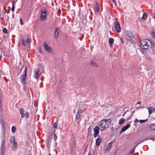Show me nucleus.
Masks as SVG:
<instances>
[{
  "instance_id": "obj_36",
  "label": "nucleus",
  "mask_w": 155,
  "mask_h": 155,
  "mask_svg": "<svg viewBox=\"0 0 155 155\" xmlns=\"http://www.w3.org/2000/svg\"><path fill=\"white\" fill-rule=\"evenodd\" d=\"M151 35L153 37H154L155 36V34L154 32H152L151 33Z\"/></svg>"
},
{
  "instance_id": "obj_15",
  "label": "nucleus",
  "mask_w": 155,
  "mask_h": 155,
  "mask_svg": "<svg viewBox=\"0 0 155 155\" xmlns=\"http://www.w3.org/2000/svg\"><path fill=\"white\" fill-rule=\"evenodd\" d=\"M59 34V30L57 28H55V33H54V37L56 39L57 38Z\"/></svg>"
},
{
  "instance_id": "obj_53",
  "label": "nucleus",
  "mask_w": 155,
  "mask_h": 155,
  "mask_svg": "<svg viewBox=\"0 0 155 155\" xmlns=\"http://www.w3.org/2000/svg\"><path fill=\"white\" fill-rule=\"evenodd\" d=\"M24 115L25 116V114H24Z\"/></svg>"
},
{
  "instance_id": "obj_28",
  "label": "nucleus",
  "mask_w": 155,
  "mask_h": 155,
  "mask_svg": "<svg viewBox=\"0 0 155 155\" xmlns=\"http://www.w3.org/2000/svg\"><path fill=\"white\" fill-rule=\"evenodd\" d=\"M147 120H148V119H146L144 120H140V124H142L143 123H144V122H146Z\"/></svg>"
},
{
  "instance_id": "obj_9",
  "label": "nucleus",
  "mask_w": 155,
  "mask_h": 155,
  "mask_svg": "<svg viewBox=\"0 0 155 155\" xmlns=\"http://www.w3.org/2000/svg\"><path fill=\"white\" fill-rule=\"evenodd\" d=\"M24 110L23 108H21L20 110V113L21 114V116L22 117H25L27 118L28 117L29 113L28 112H26L25 113V116L24 115Z\"/></svg>"
},
{
  "instance_id": "obj_45",
  "label": "nucleus",
  "mask_w": 155,
  "mask_h": 155,
  "mask_svg": "<svg viewBox=\"0 0 155 155\" xmlns=\"http://www.w3.org/2000/svg\"><path fill=\"white\" fill-rule=\"evenodd\" d=\"M147 59H150V60H151V59L149 57H148V58H147Z\"/></svg>"
},
{
  "instance_id": "obj_21",
  "label": "nucleus",
  "mask_w": 155,
  "mask_h": 155,
  "mask_svg": "<svg viewBox=\"0 0 155 155\" xmlns=\"http://www.w3.org/2000/svg\"><path fill=\"white\" fill-rule=\"evenodd\" d=\"M147 16V14L146 13H143V16L142 18L143 20H145L146 19Z\"/></svg>"
},
{
  "instance_id": "obj_40",
  "label": "nucleus",
  "mask_w": 155,
  "mask_h": 155,
  "mask_svg": "<svg viewBox=\"0 0 155 155\" xmlns=\"http://www.w3.org/2000/svg\"><path fill=\"white\" fill-rule=\"evenodd\" d=\"M141 102L140 101H139V102H138L137 103V104H141Z\"/></svg>"
},
{
  "instance_id": "obj_46",
  "label": "nucleus",
  "mask_w": 155,
  "mask_h": 155,
  "mask_svg": "<svg viewBox=\"0 0 155 155\" xmlns=\"http://www.w3.org/2000/svg\"><path fill=\"white\" fill-rule=\"evenodd\" d=\"M2 56L1 55L0 56V61L2 59Z\"/></svg>"
},
{
  "instance_id": "obj_20",
  "label": "nucleus",
  "mask_w": 155,
  "mask_h": 155,
  "mask_svg": "<svg viewBox=\"0 0 155 155\" xmlns=\"http://www.w3.org/2000/svg\"><path fill=\"white\" fill-rule=\"evenodd\" d=\"M151 107H149L147 108L149 110V115H150L152 112H154V110H153V108L151 109Z\"/></svg>"
},
{
  "instance_id": "obj_43",
  "label": "nucleus",
  "mask_w": 155,
  "mask_h": 155,
  "mask_svg": "<svg viewBox=\"0 0 155 155\" xmlns=\"http://www.w3.org/2000/svg\"><path fill=\"white\" fill-rule=\"evenodd\" d=\"M135 121L136 122H138V121H138V120H137V119H136L135 120Z\"/></svg>"
},
{
  "instance_id": "obj_22",
  "label": "nucleus",
  "mask_w": 155,
  "mask_h": 155,
  "mask_svg": "<svg viewBox=\"0 0 155 155\" xmlns=\"http://www.w3.org/2000/svg\"><path fill=\"white\" fill-rule=\"evenodd\" d=\"M91 64L92 66L94 67H97L98 66L97 64L96 63L93 61H91Z\"/></svg>"
},
{
  "instance_id": "obj_12",
  "label": "nucleus",
  "mask_w": 155,
  "mask_h": 155,
  "mask_svg": "<svg viewBox=\"0 0 155 155\" xmlns=\"http://www.w3.org/2000/svg\"><path fill=\"white\" fill-rule=\"evenodd\" d=\"M41 72H40L39 70L35 71V78L38 79L40 76L41 75Z\"/></svg>"
},
{
  "instance_id": "obj_37",
  "label": "nucleus",
  "mask_w": 155,
  "mask_h": 155,
  "mask_svg": "<svg viewBox=\"0 0 155 155\" xmlns=\"http://www.w3.org/2000/svg\"><path fill=\"white\" fill-rule=\"evenodd\" d=\"M24 91L25 92H26L27 91V87L25 86H24Z\"/></svg>"
},
{
  "instance_id": "obj_16",
  "label": "nucleus",
  "mask_w": 155,
  "mask_h": 155,
  "mask_svg": "<svg viewBox=\"0 0 155 155\" xmlns=\"http://www.w3.org/2000/svg\"><path fill=\"white\" fill-rule=\"evenodd\" d=\"M101 143V139L98 138L96 140V145L97 146L100 145Z\"/></svg>"
},
{
  "instance_id": "obj_14",
  "label": "nucleus",
  "mask_w": 155,
  "mask_h": 155,
  "mask_svg": "<svg viewBox=\"0 0 155 155\" xmlns=\"http://www.w3.org/2000/svg\"><path fill=\"white\" fill-rule=\"evenodd\" d=\"M112 142L110 143H109V144L107 145L106 149L105 150L106 151L108 152L109 151V150H110L112 148Z\"/></svg>"
},
{
  "instance_id": "obj_3",
  "label": "nucleus",
  "mask_w": 155,
  "mask_h": 155,
  "mask_svg": "<svg viewBox=\"0 0 155 155\" xmlns=\"http://www.w3.org/2000/svg\"><path fill=\"white\" fill-rule=\"evenodd\" d=\"M10 146L12 147V149L14 150H15L17 148V143L15 141V137L12 136L10 138Z\"/></svg>"
},
{
  "instance_id": "obj_29",
  "label": "nucleus",
  "mask_w": 155,
  "mask_h": 155,
  "mask_svg": "<svg viewBox=\"0 0 155 155\" xmlns=\"http://www.w3.org/2000/svg\"><path fill=\"white\" fill-rule=\"evenodd\" d=\"M3 31L4 33H5V34L7 33V30L5 28H3Z\"/></svg>"
},
{
  "instance_id": "obj_23",
  "label": "nucleus",
  "mask_w": 155,
  "mask_h": 155,
  "mask_svg": "<svg viewBox=\"0 0 155 155\" xmlns=\"http://www.w3.org/2000/svg\"><path fill=\"white\" fill-rule=\"evenodd\" d=\"M95 9L97 12H98L100 11V8L97 4L96 3L95 5Z\"/></svg>"
},
{
  "instance_id": "obj_44",
  "label": "nucleus",
  "mask_w": 155,
  "mask_h": 155,
  "mask_svg": "<svg viewBox=\"0 0 155 155\" xmlns=\"http://www.w3.org/2000/svg\"><path fill=\"white\" fill-rule=\"evenodd\" d=\"M153 110H154V112L155 111V107L153 108Z\"/></svg>"
},
{
  "instance_id": "obj_24",
  "label": "nucleus",
  "mask_w": 155,
  "mask_h": 155,
  "mask_svg": "<svg viewBox=\"0 0 155 155\" xmlns=\"http://www.w3.org/2000/svg\"><path fill=\"white\" fill-rule=\"evenodd\" d=\"M150 128L152 130H155V124H151L150 127Z\"/></svg>"
},
{
  "instance_id": "obj_32",
  "label": "nucleus",
  "mask_w": 155,
  "mask_h": 155,
  "mask_svg": "<svg viewBox=\"0 0 155 155\" xmlns=\"http://www.w3.org/2000/svg\"><path fill=\"white\" fill-rule=\"evenodd\" d=\"M26 42L28 43H29L31 42V39L30 38H28L26 40Z\"/></svg>"
},
{
  "instance_id": "obj_35",
  "label": "nucleus",
  "mask_w": 155,
  "mask_h": 155,
  "mask_svg": "<svg viewBox=\"0 0 155 155\" xmlns=\"http://www.w3.org/2000/svg\"><path fill=\"white\" fill-rule=\"evenodd\" d=\"M137 146H136V147H134V148L131 151H130V153L132 154L133 153L134 151V150L135 149V147H136Z\"/></svg>"
},
{
  "instance_id": "obj_4",
  "label": "nucleus",
  "mask_w": 155,
  "mask_h": 155,
  "mask_svg": "<svg viewBox=\"0 0 155 155\" xmlns=\"http://www.w3.org/2000/svg\"><path fill=\"white\" fill-rule=\"evenodd\" d=\"M134 37L133 34L129 31H127L125 32V35L124 36L125 39L128 41H131Z\"/></svg>"
},
{
  "instance_id": "obj_13",
  "label": "nucleus",
  "mask_w": 155,
  "mask_h": 155,
  "mask_svg": "<svg viewBox=\"0 0 155 155\" xmlns=\"http://www.w3.org/2000/svg\"><path fill=\"white\" fill-rule=\"evenodd\" d=\"M130 124H127L125 126H124L122 128L121 130L120 131V134H121L124 131H125L126 130L128 129L130 127Z\"/></svg>"
},
{
  "instance_id": "obj_41",
  "label": "nucleus",
  "mask_w": 155,
  "mask_h": 155,
  "mask_svg": "<svg viewBox=\"0 0 155 155\" xmlns=\"http://www.w3.org/2000/svg\"><path fill=\"white\" fill-rule=\"evenodd\" d=\"M48 142H49V143H50V142H51V141L49 139V138L48 139Z\"/></svg>"
},
{
  "instance_id": "obj_38",
  "label": "nucleus",
  "mask_w": 155,
  "mask_h": 155,
  "mask_svg": "<svg viewBox=\"0 0 155 155\" xmlns=\"http://www.w3.org/2000/svg\"><path fill=\"white\" fill-rule=\"evenodd\" d=\"M39 52H40L41 53H42V51H41V48H39Z\"/></svg>"
},
{
  "instance_id": "obj_49",
  "label": "nucleus",
  "mask_w": 155,
  "mask_h": 155,
  "mask_svg": "<svg viewBox=\"0 0 155 155\" xmlns=\"http://www.w3.org/2000/svg\"><path fill=\"white\" fill-rule=\"evenodd\" d=\"M134 111H135V110H134L133 112H132V114H133L134 112Z\"/></svg>"
},
{
  "instance_id": "obj_27",
  "label": "nucleus",
  "mask_w": 155,
  "mask_h": 155,
  "mask_svg": "<svg viewBox=\"0 0 155 155\" xmlns=\"http://www.w3.org/2000/svg\"><path fill=\"white\" fill-rule=\"evenodd\" d=\"M15 4V2L14 1H13L12 2V10L13 12H14V10H15V5H14Z\"/></svg>"
},
{
  "instance_id": "obj_51",
  "label": "nucleus",
  "mask_w": 155,
  "mask_h": 155,
  "mask_svg": "<svg viewBox=\"0 0 155 155\" xmlns=\"http://www.w3.org/2000/svg\"><path fill=\"white\" fill-rule=\"evenodd\" d=\"M125 114V113H124V114L123 115V116Z\"/></svg>"
},
{
  "instance_id": "obj_47",
  "label": "nucleus",
  "mask_w": 155,
  "mask_h": 155,
  "mask_svg": "<svg viewBox=\"0 0 155 155\" xmlns=\"http://www.w3.org/2000/svg\"><path fill=\"white\" fill-rule=\"evenodd\" d=\"M121 40H122V43L123 44L124 43V42H123V40L122 39H121Z\"/></svg>"
},
{
  "instance_id": "obj_39",
  "label": "nucleus",
  "mask_w": 155,
  "mask_h": 155,
  "mask_svg": "<svg viewBox=\"0 0 155 155\" xmlns=\"http://www.w3.org/2000/svg\"><path fill=\"white\" fill-rule=\"evenodd\" d=\"M153 17L155 19V12H154V14H153Z\"/></svg>"
},
{
  "instance_id": "obj_8",
  "label": "nucleus",
  "mask_w": 155,
  "mask_h": 155,
  "mask_svg": "<svg viewBox=\"0 0 155 155\" xmlns=\"http://www.w3.org/2000/svg\"><path fill=\"white\" fill-rule=\"evenodd\" d=\"M5 140H3L2 142L1 147V152L2 155H4V152L5 151Z\"/></svg>"
},
{
  "instance_id": "obj_34",
  "label": "nucleus",
  "mask_w": 155,
  "mask_h": 155,
  "mask_svg": "<svg viewBox=\"0 0 155 155\" xmlns=\"http://www.w3.org/2000/svg\"><path fill=\"white\" fill-rule=\"evenodd\" d=\"M20 24L21 25H23L24 24V23L22 21V19L21 18L20 19Z\"/></svg>"
},
{
  "instance_id": "obj_54",
  "label": "nucleus",
  "mask_w": 155,
  "mask_h": 155,
  "mask_svg": "<svg viewBox=\"0 0 155 155\" xmlns=\"http://www.w3.org/2000/svg\"><path fill=\"white\" fill-rule=\"evenodd\" d=\"M6 80V81L7 82V80Z\"/></svg>"
},
{
  "instance_id": "obj_48",
  "label": "nucleus",
  "mask_w": 155,
  "mask_h": 155,
  "mask_svg": "<svg viewBox=\"0 0 155 155\" xmlns=\"http://www.w3.org/2000/svg\"><path fill=\"white\" fill-rule=\"evenodd\" d=\"M75 111H76V110L74 109V111H73V112H75Z\"/></svg>"
},
{
  "instance_id": "obj_30",
  "label": "nucleus",
  "mask_w": 155,
  "mask_h": 155,
  "mask_svg": "<svg viewBox=\"0 0 155 155\" xmlns=\"http://www.w3.org/2000/svg\"><path fill=\"white\" fill-rule=\"evenodd\" d=\"M55 130H54V139L55 140L57 139V136H56V134H55Z\"/></svg>"
},
{
  "instance_id": "obj_50",
  "label": "nucleus",
  "mask_w": 155,
  "mask_h": 155,
  "mask_svg": "<svg viewBox=\"0 0 155 155\" xmlns=\"http://www.w3.org/2000/svg\"><path fill=\"white\" fill-rule=\"evenodd\" d=\"M3 78H5V79H6V78L5 77H4Z\"/></svg>"
},
{
  "instance_id": "obj_42",
  "label": "nucleus",
  "mask_w": 155,
  "mask_h": 155,
  "mask_svg": "<svg viewBox=\"0 0 155 155\" xmlns=\"http://www.w3.org/2000/svg\"><path fill=\"white\" fill-rule=\"evenodd\" d=\"M112 0V2L113 3H114L115 2V0Z\"/></svg>"
},
{
  "instance_id": "obj_10",
  "label": "nucleus",
  "mask_w": 155,
  "mask_h": 155,
  "mask_svg": "<svg viewBox=\"0 0 155 155\" xmlns=\"http://www.w3.org/2000/svg\"><path fill=\"white\" fill-rule=\"evenodd\" d=\"M93 130L94 132L93 134L95 138L99 134V127L97 126L96 127L94 128Z\"/></svg>"
},
{
  "instance_id": "obj_18",
  "label": "nucleus",
  "mask_w": 155,
  "mask_h": 155,
  "mask_svg": "<svg viewBox=\"0 0 155 155\" xmlns=\"http://www.w3.org/2000/svg\"><path fill=\"white\" fill-rule=\"evenodd\" d=\"M41 11L42 14H44V15H46L47 13V11L45 8H43L41 9Z\"/></svg>"
},
{
  "instance_id": "obj_6",
  "label": "nucleus",
  "mask_w": 155,
  "mask_h": 155,
  "mask_svg": "<svg viewBox=\"0 0 155 155\" xmlns=\"http://www.w3.org/2000/svg\"><path fill=\"white\" fill-rule=\"evenodd\" d=\"M83 110L81 109H79L78 110L77 114L75 117V119L77 120H81V118L83 116Z\"/></svg>"
},
{
  "instance_id": "obj_26",
  "label": "nucleus",
  "mask_w": 155,
  "mask_h": 155,
  "mask_svg": "<svg viewBox=\"0 0 155 155\" xmlns=\"http://www.w3.org/2000/svg\"><path fill=\"white\" fill-rule=\"evenodd\" d=\"M114 39L112 38H110L109 39V43L110 44H112L114 42Z\"/></svg>"
},
{
  "instance_id": "obj_7",
  "label": "nucleus",
  "mask_w": 155,
  "mask_h": 155,
  "mask_svg": "<svg viewBox=\"0 0 155 155\" xmlns=\"http://www.w3.org/2000/svg\"><path fill=\"white\" fill-rule=\"evenodd\" d=\"M43 45L46 51L50 53H52L53 50L52 48L50 46H48L46 42H44Z\"/></svg>"
},
{
  "instance_id": "obj_33",
  "label": "nucleus",
  "mask_w": 155,
  "mask_h": 155,
  "mask_svg": "<svg viewBox=\"0 0 155 155\" xmlns=\"http://www.w3.org/2000/svg\"><path fill=\"white\" fill-rule=\"evenodd\" d=\"M57 124L56 123H54L53 125V126L55 128H57Z\"/></svg>"
},
{
  "instance_id": "obj_25",
  "label": "nucleus",
  "mask_w": 155,
  "mask_h": 155,
  "mask_svg": "<svg viewBox=\"0 0 155 155\" xmlns=\"http://www.w3.org/2000/svg\"><path fill=\"white\" fill-rule=\"evenodd\" d=\"M16 128L15 127L13 126L12 128V132L13 133H15L16 131Z\"/></svg>"
},
{
  "instance_id": "obj_52",
  "label": "nucleus",
  "mask_w": 155,
  "mask_h": 155,
  "mask_svg": "<svg viewBox=\"0 0 155 155\" xmlns=\"http://www.w3.org/2000/svg\"><path fill=\"white\" fill-rule=\"evenodd\" d=\"M49 155H51L50 153H49Z\"/></svg>"
},
{
  "instance_id": "obj_5",
  "label": "nucleus",
  "mask_w": 155,
  "mask_h": 155,
  "mask_svg": "<svg viewBox=\"0 0 155 155\" xmlns=\"http://www.w3.org/2000/svg\"><path fill=\"white\" fill-rule=\"evenodd\" d=\"M27 68L26 67L25 68L24 71V74H23L21 77V81L22 83L25 84L26 83V79L27 76Z\"/></svg>"
},
{
  "instance_id": "obj_31",
  "label": "nucleus",
  "mask_w": 155,
  "mask_h": 155,
  "mask_svg": "<svg viewBox=\"0 0 155 155\" xmlns=\"http://www.w3.org/2000/svg\"><path fill=\"white\" fill-rule=\"evenodd\" d=\"M22 44L23 45H24V46L26 45V43L23 39H22Z\"/></svg>"
},
{
  "instance_id": "obj_2",
  "label": "nucleus",
  "mask_w": 155,
  "mask_h": 155,
  "mask_svg": "<svg viewBox=\"0 0 155 155\" xmlns=\"http://www.w3.org/2000/svg\"><path fill=\"white\" fill-rule=\"evenodd\" d=\"M111 120L110 119H104L100 122L99 124L101 126V130L107 128L110 125Z\"/></svg>"
},
{
  "instance_id": "obj_17",
  "label": "nucleus",
  "mask_w": 155,
  "mask_h": 155,
  "mask_svg": "<svg viewBox=\"0 0 155 155\" xmlns=\"http://www.w3.org/2000/svg\"><path fill=\"white\" fill-rule=\"evenodd\" d=\"M125 122V119L123 118L120 119L119 121V124H124Z\"/></svg>"
},
{
  "instance_id": "obj_11",
  "label": "nucleus",
  "mask_w": 155,
  "mask_h": 155,
  "mask_svg": "<svg viewBox=\"0 0 155 155\" xmlns=\"http://www.w3.org/2000/svg\"><path fill=\"white\" fill-rule=\"evenodd\" d=\"M114 25L118 33L120 32L121 31V29L119 22L118 21L116 22L115 23Z\"/></svg>"
},
{
  "instance_id": "obj_1",
  "label": "nucleus",
  "mask_w": 155,
  "mask_h": 155,
  "mask_svg": "<svg viewBox=\"0 0 155 155\" xmlns=\"http://www.w3.org/2000/svg\"><path fill=\"white\" fill-rule=\"evenodd\" d=\"M152 46L151 41L148 39H144L141 41L140 47L143 49H147L151 48Z\"/></svg>"
},
{
  "instance_id": "obj_19",
  "label": "nucleus",
  "mask_w": 155,
  "mask_h": 155,
  "mask_svg": "<svg viewBox=\"0 0 155 155\" xmlns=\"http://www.w3.org/2000/svg\"><path fill=\"white\" fill-rule=\"evenodd\" d=\"M46 15H44L43 14H41V17H40L41 20V21H43V20H45V18H46Z\"/></svg>"
}]
</instances>
